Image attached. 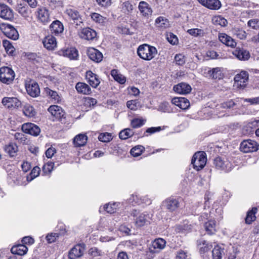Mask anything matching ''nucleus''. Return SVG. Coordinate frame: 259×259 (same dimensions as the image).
I'll return each mask as SVG.
<instances>
[{
    "instance_id": "obj_1",
    "label": "nucleus",
    "mask_w": 259,
    "mask_h": 259,
    "mask_svg": "<svg viewBox=\"0 0 259 259\" xmlns=\"http://www.w3.org/2000/svg\"><path fill=\"white\" fill-rule=\"evenodd\" d=\"M137 53L138 56L145 60H152L157 54L156 48L147 44H144L139 47Z\"/></svg>"
},
{
    "instance_id": "obj_2",
    "label": "nucleus",
    "mask_w": 259,
    "mask_h": 259,
    "mask_svg": "<svg viewBox=\"0 0 259 259\" xmlns=\"http://www.w3.org/2000/svg\"><path fill=\"white\" fill-rule=\"evenodd\" d=\"M206 163L205 153L203 152H197L195 153L191 160V163L194 169L199 170L202 169Z\"/></svg>"
},
{
    "instance_id": "obj_3",
    "label": "nucleus",
    "mask_w": 259,
    "mask_h": 259,
    "mask_svg": "<svg viewBox=\"0 0 259 259\" xmlns=\"http://www.w3.org/2000/svg\"><path fill=\"white\" fill-rule=\"evenodd\" d=\"M15 74L12 69L9 67H1V82L7 84L11 83L15 77Z\"/></svg>"
},
{
    "instance_id": "obj_4",
    "label": "nucleus",
    "mask_w": 259,
    "mask_h": 259,
    "mask_svg": "<svg viewBox=\"0 0 259 259\" xmlns=\"http://www.w3.org/2000/svg\"><path fill=\"white\" fill-rule=\"evenodd\" d=\"M1 31L6 36L13 40H17L19 37V34L17 30L9 24L1 22Z\"/></svg>"
},
{
    "instance_id": "obj_5",
    "label": "nucleus",
    "mask_w": 259,
    "mask_h": 259,
    "mask_svg": "<svg viewBox=\"0 0 259 259\" xmlns=\"http://www.w3.org/2000/svg\"><path fill=\"white\" fill-rule=\"evenodd\" d=\"M240 149L244 153L255 152L258 150L259 145L256 141L248 139L241 143Z\"/></svg>"
},
{
    "instance_id": "obj_6",
    "label": "nucleus",
    "mask_w": 259,
    "mask_h": 259,
    "mask_svg": "<svg viewBox=\"0 0 259 259\" xmlns=\"http://www.w3.org/2000/svg\"><path fill=\"white\" fill-rule=\"evenodd\" d=\"M85 249L84 243H78L73 247L68 253L69 259H77L82 256Z\"/></svg>"
},
{
    "instance_id": "obj_7",
    "label": "nucleus",
    "mask_w": 259,
    "mask_h": 259,
    "mask_svg": "<svg viewBox=\"0 0 259 259\" xmlns=\"http://www.w3.org/2000/svg\"><path fill=\"white\" fill-rule=\"evenodd\" d=\"M65 14L70 21H72L73 23L77 25L82 22V18L79 12L74 9H67L65 11Z\"/></svg>"
},
{
    "instance_id": "obj_8",
    "label": "nucleus",
    "mask_w": 259,
    "mask_h": 259,
    "mask_svg": "<svg viewBox=\"0 0 259 259\" xmlns=\"http://www.w3.org/2000/svg\"><path fill=\"white\" fill-rule=\"evenodd\" d=\"M214 164L217 168L224 170L225 172L230 171L232 167V165L230 161L220 157L215 158Z\"/></svg>"
},
{
    "instance_id": "obj_9",
    "label": "nucleus",
    "mask_w": 259,
    "mask_h": 259,
    "mask_svg": "<svg viewBox=\"0 0 259 259\" xmlns=\"http://www.w3.org/2000/svg\"><path fill=\"white\" fill-rule=\"evenodd\" d=\"M22 130L24 133L34 136H37L40 132V129L37 125L29 122L22 125Z\"/></svg>"
},
{
    "instance_id": "obj_10",
    "label": "nucleus",
    "mask_w": 259,
    "mask_h": 259,
    "mask_svg": "<svg viewBox=\"0 0 259 259\" xmlns=\"http://www.w3.org/2000/svg\"><path fill=\"white\" fill-rule=\"evenodd\" d=\"M97 32L90 27L82 29L79 33L80 38L88 40H93L97 37Z\"/></svg>"
},
{
    "instance_id": "obj_11",
    "label": "nucleus",
    "mask_w": 259,
    "mask_h": 259,
    "mask_svg": "<svg viewBox=\"0 0 259 259\" xmlns=\"http://www.w3.org/2000/svg\"><path fill=\"white\" fill-rule=\"evenodd\" d=\"M27 93L32 97H37L40 94V89L37 83L34 81H30L25 85Z\"/></svg>"
},
{
    "instance_id": "obj_12",
    "label": "nucleus",
    "mask_w": 259,
    "mask_h": 259,
    "mask_svg": "<svg viewBox=\"0 0 259 259\" xmlns=\"http://www.w3.org/2000/svg\"><path fill=\"white\" fill-rule=\"evenodd\" d=\"M203 6L212 10H218L222 6L219 0H198Z\"/></svg>"
},
{
    "instance_id": "obj_13",
    "label": "nucleus",
    "mask_w": 259,
    "mask_h": 259,
    "mask_svg": "<svg viewBox=\"0 0 259 259\" xmlns=\"http://www.w3.org/2000/svg\"><path fill=\"white\" fill-rule=\"evenodd\" d=\"M2 103L6 108L9 109L19 107L21 104V102L17 98L14 97H5L3 99Z\"/></svg>"
},
{
    "instance_id": "obj_14",
    "label": "nucleus",
    "mask_w": 259,
    "mask_h": 259,
    "mask_svg": "<svg viewBox=\"0 0 259 259\" xmlns=\"http://www.w3.org/2000/svg\"><path fill=\"white\" fill-rule=\"evenodd\" d=\"M132 214L134 217H137L135 220L136 224L138 227H142L145 225L148 222V219L149 217L146 212H143L138 215L137 210H134Z\"/></svg>"
},
{
    "instance_id": "obj_15",
    "label": "nucleus",
    "mask_w": 259,
    "mask_h": 259,
    "mask_svg": "<svg viewBox=\"0 0 259 259\" xmlns=\"http://www.w3.org/2000/svg\"><path fill=\"white\" fill-rule=\"evenodd\" d=\"M138 8L141 14L143 17L148 18L152 15V9L147 2L144 1L140 2Z\"/></svg>"
},
{
    "instance_id": "obj_16",
    "label": "nucleus",
    "mask_w": 259,
    "mask_h": 259,
    "mask_svg": "<svg viewBox=\"0 0 259 259\" xmlns=\"http://www.w3.org/2000/svg\"><path fill=\"white\" fill-rule=\"evenodd\" d=\"M85 77L88 83L94 88H96L100 83L98 75L91 71H87Z\"/></svg>"
},
{
    "instance_id": "obj_17",
    "label": "nucleus",
    "mask_w": 259,
    "mask_h": 259,
    "mask_svg": "<svg viewBox=\"0 0 259 259\" xmlns=\"http://www.w3.org/2000/svg\"><path fill=\"white\" fill-rule=\"evenodd\" d=\"M174 90L175 92L183 95L189 94L191 90V87L185 82L180 83L174 87Z\"/></svg>"
},
{
    "instance_id": "obj_18",
    "label": "nucleus",
    "mask_w": 259,
    "mask_h": 259,
    "mask_svg": "<svg viewBox=\"0 0 259 259\" xmlns=\"http://www.w3.org/2000/svg\"><path fill=\"white\" fill-rule=\"evenodd\" d=\"M16 11L25 19L29 18L31 14V11L28 6L25 4H18Z\"/></svg>"
},
{
    "instance_id": "obj_19",
    "label": "nucleus",
    "mask_w": 259,
    "mask_h": 259,
    "mask_svg": "<svg viewBox=\"0 0 259 259\" xmlns=\"http://www.w3.org/2000/svg\"><path fill=\"white\" fill-rule=\"evenodd\" d=\"M248 79V73L245 71H241L240 73L235 75L234 79L237 85L245 87V83L247 81Z\"/></svg>"
},
{
    "instance_id": "obj_20",
    "label": "nucleus",
    "mask_w": 259,
    "mask_h": 259,
    "mask_svg": "<svg viewBox=\"0 0 259 259\" xmlns=\"http://www.w3.org/2000/svg\"><path fill=\"white\" fill-rule=\"evenodd\" d=\"M87 53L89 58L96 62L98 63L102 60V54L98 50L94 48H89L88 50Z\"/></svg>"
},
{
    "instance_id": "obj_21",
    "label": "nucleus",
    "mask_w": 259,
    "mask_h": 259,
    "mask_svg": "<svg viewBox=\"0 0 259 259\" xmlns=\"http://www.w3.org/2000/svg\"><path fill=\"white\" fill-rule=\"evenodd\" d=\"M171 103L183 110L187 109L190 106V102L185 98H174L171 100Z\"/></svg>"
},
{
    "instance_id": "obj_22",
    "label": "nucleus",
    "mask_w": 259,
    "mask_h": 259,
    "mask_svg": "<svg viewBox=\"0 0 259 259\" xmlns=\"http://www.w3.org/2000/svg\"><path fill=\"white\" fill-rule=\"evenodd\" d=\"M49 112L55 118L60 120L64 117V113L62 108L58 105H52L48 108Z\"/></svg>"
},
{
    "instance_id": "obj_23",
    "label": "nucleus",
    "mask_w": 259,
    "mask_h": 259,
    "mask_svg": "<svg viewBox=\"0 0 259 259\" xmlns=\"http://www.w3.org/2000/svg\"><path fill=\"white\" fill-rule=\"evenodd\" d=\"M13 18L12 10L6 5L1 4V18L4 20H11Z\"/></svg>"
},
{
    "instance_id": "obj_24",
    "label": "nucleus",
    "mask_w": 259,
    "mask_h": 259,
    "mask_svg": "<svg viewBox=\"0 0 259 259\" xmlns=\"http://www.w3.org/2000/svg\"><path fill=\"white\" fill-rule=\"evenodd\" d=\"M44 46L49 50H52L57 46L56 39L52 35H48L45 37L42 41Z\"/></svg>"
},
{
    "instance_id": "obj_25",
    "label": "nucleus",
    "mask_w": 259,
    "mask_h": 259,
    "mask_svg": "<svg viewBox=\"0 0 259 259\" xmlns=\"http://www.w3.org/2000/svg\"><path fill=\"white\" fill-rule=\"evenodd\" d=\"M155 26L160 30H164L170 27V23L167 19L159 16L155 21Z\"/></svg>"
},
{
    "instance_id": "obj_26",
    "label": "nucleus",
    "mask_w": 259,
    "mask_h": 259,
    "mask_svg": "<svg viewBox=\"0 0 259 259\" xmlns=\"http://www.w3.org/2000/svg\"><path fill=\"white\" fill-rule=\"evenodd\" d=\"M220 40L228 47L234 48L236 46V42L234 39L225 33H221L219 36Z\"/></svg>"
},
{
    "instance_id": "obj_27",
    "label": "nucleus",
    "mask_w": 259,
    "mask_h": 259,
    "mask_svg": "<svg viewBox=\"0 0 259 259\" xmlns=\"http://www.w3.org/2000/svg\"><path fill=\"white\" fill-rule=\"evenodd\" d=\"M50 27L51 32L55 35L61 33L64 30V26L62 23L59 20L53 22Z\"/></svg>"
},
{
    "instance_id": "obj_28",
    "label": "nucleus",
    "mask_w": 259,
    "mask_h": 259,
    "mask_svg": "<svg viewBox=\"0 0 259 259\" xmlns=\"http://www.w3.org/2000/svg\"><path fill=\"white\" fill-rule=\"evenodd\" d=\"M37 18L43 23L50 21V15L48 11L45 8L38 9L37 10Z\"/></svg>"
},
{
    "instance_id": "obj_29",
    "label": "nucleus",
    "mask_w": 259,
    "mask_h": 259,
    "mask_svg": "<svg viewBox=\"0 0 259 259\" xmlns=\"http://www.w3.org/2000/svg\"><path fill=\"white\" fill-rule=\"evenodd\" d=\"M11 251L14 254L24 255L27 252L28 248L24 244H18L13 246L11 249Z\"/></svg>"
},
{
    "instance_id": "obj_30",
    "label": "nucleus",
    "mask_w": 259,
    "mask_h": 259,
    "mask_svg": "<svg viewBox=\"0 0 259 259\" xmlns=\"http://www.w3.org/2000/svg\"><path fill=\"white\" fill-rule=\"evenodd\" d=\"M62 52L64 56L68 57L70 60H76L78 56V51L75 48H67L63 50Z\"/></svg>"
},
{
    "instance_id": "obj_31",
    "label": "nucleus",
    "mask_w": 259,
    "mask_h": 259,
    "mask_svg": "<svg viewBox=\"0 0 259 259\" xmlns=\"http://www.w3.org/2000/svg\"><path fill=\"white\" fill-rule=\"evenodd\" d=\"M75 88L78 93L83 95H90L92 93L91 88L84 82H79L77 83Z\"/></svg>"
},
{
    "instance_id": "obj_32",
    "label": "nucleus",
    "mask_w": 259,
    "mask_h": 259,
    "mask_svg": "<svg viewBox=\"0 0 259 259\" xmlns=\"http://www.w3.org/2000/svg\"><path fill=\"white\" fill-rule=\"evenodd\" d=\"M233 54L240 60H247L250 57L249 52L243 49L237 48Z\"/></svg>"
},
{
    "instance_id": "obj_33",
    "label": "nucleus",
    "mask_w": 259,
    "mask_h": 259,
    "mask_svg": "<svg viewBox=\"0 0 259 259\" xmlns=\"http://www.w3.org/2000/svg\"><path fill=\"white\" fill-rule=\"evenodd\" d=\"M164 203L166 208L170 211L176 210L179 207V202L176 199H167Z\"/></svg>"
},
{
    "instance_id": "obj_34",
    "label": "nucleus",
    "mask_w": 259,
    "mask_h": 259,
    "mask_svg": "<svg viewBox=\"0 0 259 259\" xmlns=\"http://www.w3.org/2000/svg\"><path fill=\"white\" fill-rule=\"evenodd\" d=\"M88 137L84 134H79L76 136L73 139V143L75 147L84 146L87 142Z\"/></svg>"
},
{
    "instance_id": "obj_35",
    "label": "nucleus",
    "mask_w": 259,
    "mask_h": 259,
    "mask_svg": "<svg viewBox=\"0 0 259 259\" xmlns=\"http://www.w3.org/2000/svg\"><path fill=\"white\" fill-rule=\"evenodd\" d=\"M206 232L209 235L214 234L216 232V223L214 220H210L204 224Z\"/></svg>"
},
{
    "instance_id": "obj_36",
    "label": "nucleus",
    "mask_w": 259,
    "mask_h": 259,
    "mask_svg": "<svg viewBox=\"0 0 259 259\" xmlns=\"http://www.w3.org/2000/svg\"><path fill=\"white\" fill-rule=\"evenodd\" d=\"M18 150V146L17 145L12 143H10L5 147V152L11 157L15 156L17 155Z\"/></svg>"
},
{
    "instance_id": "obj_37",
    "label": "nucleus",
    "mask_w": 259,
    "mask_h": 259,
    "mask_svg": "<svg viewBox=\"0 0 259 259\" xmlns=\"http://www.w3.org/2000/svg\"><path fill=\"white\" fill-rule=\"evenodd\" d=\"M224 253V248L219 245H216L212 251L213 259H222Z\"/></svg>"
},
{
    "instance_id": "obj_38",
    "label": "nucleus",
    "mask_w": 259,
    "mask_h": 259,
    "mask_svg": "<svg viewBox=\"0 0 259 259\" xmlns=\"http://www.w3.org/2000/svg\"><path fill=\"white\" fill-rule=\"evenodd\" d=\"M45 93L57 103H59L61 100V97L58 94L56 91H53L49 88L45 89Z\"/></svg>"
},
{
    "instance_id": "obj_39",
    "label": "nucleus",
    "mask_w": 259,
    "mask_h": 259,
    "mask_svg": "<svg viewBox=\"0 0 259 259\" xmlns=\"http://www.w3.org/2000/svg\"><path fill=\"white\" fill-rule=\"evenodd\" d=\"M111 75L115 80L120 84H123L126 81L125 77L122 74L119 73L118 71L116 69H113L111 70Z\"/></svg>"
},
{
    "instance_id": "obj_40",
    "label": "nucleus",
    "mask_w": 259,
    "mask_h": 259,
    "mask_svg": "<svg viewBox=\"0 0 259 259\" xmlns=\"http://www.w3.org/2000/svg\"><path fill=\"white\" fill-rule=\"evenodd\" d=\"M257 208L253 207L251 210L248 211L245 218V223L246 224H250L252 222L255 221L256 218L255 214L257 212Z\"/></svg>"
},
{
    "instance_id": "obj_41",
    "label": "nucleus",
    "mask_w": 259,
    "mask_h": 259,
    "mask_svg": "<svg viewBox=\"0 0 259 259\" xmlns=\"http://www.w3.org/2000/svg\"><path fill=\"white\" fill-rule=\"evenodd\" d=\"M133 131L129 128L124 129L119 133V137L121 140H126L134 135Z\"/></svg>"
},
{
    "instance_id": "obj_42",
    "label": "nucleus",
    "mask_w": 259,
    "mask_h": 259,
    "mask_svg": "<svg viewBox=\"0 0 259 259\" xmlns=\"http://www.w3.org/2000/svg\"><path fill=\"white\" fill-rule=\"evenodd\" d=\"M240 100H242V99H240L239 98H236L234 100H230L222 103L221 104V106L223 108H232L235 105H237L239 103Z\"/></svg>"
},
{
    "instance_id": "obj_43",
    "label": "nucleus",
    "mask_w": 259,
    "mask_h": 259,
    "mask_svg": "<svg viewBox=\"0 0 259 259\" xmlns=\"http://www.w3.org/2000/svg\"><path fill=\"white\" fill-rule=\"evenodd\" d=\"M166 245V241L162 238H158L155 239L152 242V246L154 249H162Z\"/></svg>"
},
{
    "instance_id": "obj_44",
    "label": "nucleus",
    "mask_w": 259,
    "mask_h": 259,
    "mask_svg": "<svg viewBox=\"0 0 259 259\" xmlns=\"http://www.w3.org/2000/svg\"><path fill=\"white\" fill-rule=\"evenodd\" d=\"M23 113L28 117H33L35 114V111L33 107L30 105H26L23 109Z\"/></svg>"
},
{
    "instance_id": "obj_45",
    "label": "nucleus",
    "mask_w": 259,
    "mask_h": 259,
    "mask_svg": "<svg viewBox=\"0 0 259 259\" xmlns=\"http://www.w3.org/2000/svg\"><path fill=\"white\" fill-rule=\"evenodd\" d=\"M3 45L7 53L12 55L15 49L10 41L7 40H3Z\"/></svg>"
},
{
    "instance_id": "obj_46",
    "label": "nucleus",
    "mask_w": 259,
    "mask_h": 259,
    "mask_svg": "<svg viewBox=\"0 0 259 259\" xmlns=\"http://www.w3.org/2000/svg\"><path fill=\"white\" fill-rule=\"evenodd\" d=\"M144 150V147L143 146L138 145L131 149V154L134 157H138L142 154Z\"/></svg>"
},
{
    "instance_id": "obj_47",
    "label": "nucleus",
    "mask_w": 259,
    "mask_h": 259,
    "mask_svg": "<svg viewBox=\"0 0 259 259\" xmlns=\"http://www.w3.org/2000/svg\"><path fill=\"white\" fill-rule=\"evenodd\" d=\"M199 246H200V248H199L200 252L201 253L208 251L212 247L211 244H209L205 240L202 241V242L200 243Z\"/></svg>"
},
{
    "instance_id": "obj_48",
    "label": "nucleus",
    "mask_w": 259,
    "mask_h": 259,
    "mask_svg": "<svg viewBox=\"0 0 259 259\" xmlns=\"http://www.w3.org/2000/svg\"><path fill=\"white\" fill-rule=\"evenodd\" d=\"M91 18L92 20L96 22V23H98L100 24H103L105 22L106 20V18L104 17L100 14L97 13H93L91 15Z\"/></svg>"
},
{
    "instance_id": "obj_49",
    "label": "nucleus",
    "mask_w": 259,
    "mask_h": 259,
    "mask_svg": "<svg viewBox=\"0 0 259 259\" xmlns=\"http://www.w3.org/2000/svg\"><path fill=\"white\" fill-rule=\"evenodd\" d=\"M98 139L102 142H109L112 139V136L111 133H101L99 135Z\"/></svg>"
},
{
    "instance_id": "obj_50",
    "label": "nucleus",
    "mask_w": 259,
    "mask_h": 259,
    "mask_svg": "<svg viewBox=\"0 0 259 259\" xmlns=\"http://www.w3.org/2000/svg\"><path fill=\"white\" fill-rule=\"evenodd\" d=\"M60 236V233H50L48 234L46 237V239L49 243H52L55 242Z\"/></svg>"
},
{
    "instance_id": "obj_51",
    "label": "nucleus",
    "mask_w": 259,
    "mask_h": 259,
    "mask_svg": "<svg viewBox=\"0 0 259 259\" xmlns=\"http://www.w3.org/2000/svg\"><path fill=\"white\" fill-rule=\"evenodd\" d=\"M145 120L136 118L132 120L131 122V124L132 127L136 128L140 127L142 126L143 125H144L145 124Z\"/></svg>"
},
{
    "instance_id": "obj_52",
    "label": "nucleus",
    "mask_w": 259,
    "mask_h": 259,
    "mask_svg": "<svg viewBox=\"0 0 259 259\" xmlns=\"http://www.w3.org/2000/svg\"><path fill=\"white\" fill-rule=\"evenodd\" d=\"M117 206L116 203H109L104 205V208L108 213H113L116 211Z\"/></svg>"
},
{
    "instance_id": "obj_53",
    "label": "nucleus",
    "mask_w": 259,
    "mask_h": 259,
    "mask_svg": "<svg viewBox=\"0 0 259 259\" xmlns=\"http://www.w3.org/2000/svg\"><path fill=\"white\" fill-rule=\"evenodd\" d=\"M166 38L168 41L171 45H175L178 43L177 36L171 32L167 33Z\"/></svg>"
},
{
    "instance_id": "obj_54",
    "label": "nucleus",
    "mask_w": 259,
    "mask_h": 259,
    "mask_svg": "<svg viewBox=\"0 0 259 259\" xmlns=\"http://www.w3.org/2000/svg\"><path fill=\"white\" fill-rule=\"evenodd\" d=\"M212 78L213 79H220L222 78V70L221 68L216 67L212 69L211 71Z\"/></svg>"
},
{
    "instance_id": "obj_55",
    "label": "nucleus",
    "mask_w": 259,
    "mask_h": 259,
    "mask_svg": "<svg viewBox=\"0 0 259 259\" xmlns=\"http://www.w3.org/2000/svg\"><path fill=\"white\" fill-rule=\"evenodd\" d=\"M187 32L191 35L195 37L203 35V30L198 28L189 29Z\"/></svg>"
},
{
    "instance_id": "obj_56",
    "label": "nucleus",
    "mask_w": 259,
    "mask_h": 259,
    "mask_svg": "<svg viewBox=\"0 0 259 259\" xmlns=\"http://www.w3.org/2000/svg\"><path fill=\"white\" fill-rule=\"evenodd\" d=\"M133 5L129 1H125L122 5V10L125 13H129L133 10Z\"/></svg>"
},
{
    "instance_id": "obj_57",
    "label": "nucleus",
    "mask_w": 259,
    "mask_h": 259,
    "mask_svg": "<svg viewBox=\"0 0 259 259\" xmlns=\"http://www.w3.org/2000/svg\"><path fill=\"white\" fill-rule=\"evenodd\" d=\"M15 139L20 143L24 144L27 140L26 136L22 133H16Z\"/></svg>"
},
{
    "instance_id": "obj_58",
    "label": "nucleus",
    "mask_w": 259,
    "mask_h": 259,
    "mask_svg": "<svg viewBox=\"0 0 259 259\" xmlns=\"http://www.w3.org/2000/svg\"><path fill=\"white\" fill-rule=\"evenodd\" d=\"M247 25L252 29L257 30L259 29V20L257 19H251L248 21Z\"/></svg>"
},
{
    "instance_id": "obj_59",
    "label": "nucleus",
    "mask_w": 259,
    "mask_h": 259,
    "mask_svg": "<svg viewBox=\"0 0 259 259\" xmlns=\"http://www.w3.org/2000/svg\"><path fill=\"white\" fill-rule=\"evenodd\" d=\"M161 130V128L160 126L158 127H151L148 128L145 132L144 134V136H148V135L147 134H148L149 135L152 134L154 133L159 132Z\"/></svg>"
},
{
    "instance_id": "obj_60",
    "label": "nucleus",
    "mask_w": 259,
    "mask_h": 259,
    "mask_svg": "<svg viewBox=\"0 0 259 259\" xmlns=\"http://www.w3.org/2000/svg\"><path fill=\"white\" fill-rule=\"evenodd\" d=\"M133 201H135V203H137L138 204H140L141 203H145L146 204H150L151 203V200L149 199H145L144 198L141 199L140 200H139V198L137 195H133L132 196Z\"/></svg>"
},
{
    "instance_id": "obj_61",
    "label": "nucleus",
    "mask_w": 259,
    "mask_h": 259,
    "mask_svg": "<svg viewBox=\"0 0 259 259\" xmlns=\"http://www.w3.org/2000/svg\"><path fill=\"white\" fill-rule=\"evenodd\" d=\"M176 63L179 65H183L185 62L184 56L181 54H177L175 57Z\"/></svg>"
},
{
    "instance_id": "obj_62",
    "label": "nucleus",
    "mask_w": 259,
    "mask_h": 259,
    "mask_svg": "<svg viewBox=\"0 0 259 259\" xmlns=\"http://www.w3.org/2000/svg\"><path fill=\"white\" fill-rule=\"evenodd\" d=\"M54 163L53 162H48L45 164L42 167V170L45 173H50L53 169Z\"/></svg>"
},
{
    "instance_id": "obj_63",
    "label": "nucleus",
    "mask_w": 259,
    "mask_h": 259,
    "mask_svg": "<svg viewBox=\"0 0 259 259\" xmlns=\"http://www.w3.org/2000/svg\"><path fill=\"white\" fill-rule=\"evenodd\" d=\"M34 239L32 237L29 236L24 237L22 239V242L23 243V244L31 245L34 243Z\"/></svg>"
},
{
    "instance_id": "obj_64",
    "label": "nucleus",
    "mask_w": 259,
    "mask_h": 259,
    "mask_svg": "<svg viewBox=\"0 0 259 259\" xmlns=\"http://www.w3.org/2000/svg\"><path fill=\"white\" fill-rule=\"evenodd\" d=\"M126 105L127 107L131 110H135L137 109L136 100H131L127 101L126 103Z\"/></svg>"
}]
</instances>
